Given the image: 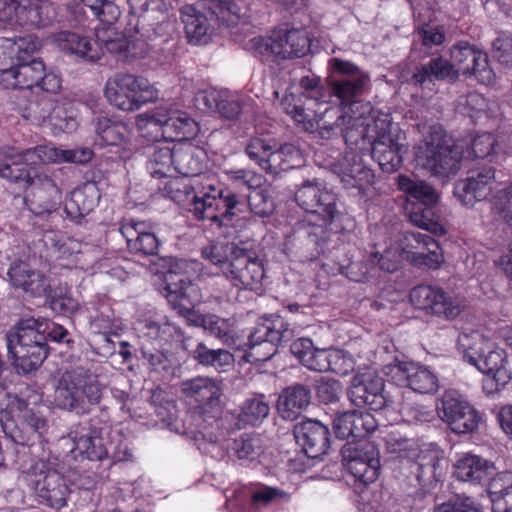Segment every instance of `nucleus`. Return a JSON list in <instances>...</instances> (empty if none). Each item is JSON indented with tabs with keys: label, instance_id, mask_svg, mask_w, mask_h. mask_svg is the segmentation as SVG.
Instances as JSON below:
<instances>
[{
	"label": "nucleus",
	"instance_id": "obj_1",
	"mask_svg": "<svg viewBox=\"0 0 512 512\" xmlns=\"http://www.w3.org/2000/svg\"><path fill=\"white\" fill-rule=\"evenodd\" d=\"M367 119L369 122L359 129H346L343 138L347 151L331 164L346 189H357L364 196L371 190L375 175L364 164L363 157L370 151L380 168L392 173L400 168L408 152L406 134L393 124L389 113Z\"/></svg>",
	"mask_w": 512,
	"mask_h": 512
},
{
	"label": "nucleus",
	"instance_id": "obj_2",
	"mask_svg": "<svg viewBox=\"0 0 512 512\" xmlns=\"http://www.w3.org/2000/svg\"><path fill=\"white\" fill-rule=\"evenodd\" d=\"M174 155L175 147H156L147 163L153 178H171L164 186L167 195L181 202L192 194L193 213L199 220H210L220 225L231 221L240 204L237 196L222 189L215 179L208 176L192 181L175 177Z\"/></svg>",
	"mask_w": 512,
	"mask_h": 512
},
{
	"label": "nucleus",
	"instance_id": "obj_3",
	"mask_svg": "<svg viewBox=\"0 0 512 512\" xmlns=\"http://www.w3.org/2000/svg\"><path fill=\"white\" fill-rule=\"evenodd\" d=\"M329 67L336 74L329 83L328 97L334 96L339 101L338 106L324 108V124L318 131V136L329 139L338 132L344 134L346 129L354 130L368 123V117L375 118L384 112L374 109L370 102L358 101L370 86V76L351 61L340 58L329 60Z\"/></svg>",
	"mask_w": 512,
	"mask_h": 512
},
{
	"label": "nucleus",
	"instance_id": "obj_4",
	"mask_svg": "<svg viewBox=\"0 0 512 512\" xmlns=\"http://www.w3.org/2000/svg\"><path fill=\"white\" fill-rule=\"evenodd\" d=\"M160 292L173 309L187 317L190 324L202 327L228 346H236L234 327L230 320L193 311L194 306L201 301L200 291L184 274L174 270L167 271Z\"/></svg>",
	"mask_w": 512,
	"mask_h": 512
},
{
	"label": "nucleus",
	"instance_id": "obj_5",
	"mask_svg": "<svg viewBox=\"0 0 512 512\" xmlns=\"http://www.w3.org/2000/svg\"><path fill=\"white\" fill-rule=\"evenodd\" d=\"M298 92L291 87L281 100L282 110L294 120L304 131L317 133L324 124L323 112L327 107L328 93L320 85L316 76H305L300 79Z\"/></svg>",
	"mask_w": 512,
	"mask_h": 512
},
{
	"label": "nucleus",
	"instance_id": "obj_6",
	"mask_svg": "<svg viewBox=\"0 0 512 512\" xmlns=\"http://www.w3.org/2000/svg\"><path fill=\"white\" fill-rule=\"evenodd\" d=\"M103 391L98 375L79 366L61 374L55 387L54 402L60 409L88 414L100 403Z\"/></svg>",
	"mask_w": 512,
	"mask_h": 512
},
{
	"label": "nucleus",
	"instance_id": "obj_7",
	"mask_svg": "<svg viewBox=\"0 0 512 512\" xmlns=\"http://www.w3.org/2000/svg\"><path fill=\"white\" fill-rule=\"evenodd\" d=\"M414 155L418 166L443 180L454 177L465 159L461 146L448 144L440 125L430 127L428 134L414 147Z\"/></svg>",
	"mask_w": 512,
	"mask_h": 512
},
{
	"label": "nucleus",
	"instance_id": "obj_8",
	"mask_svg": "<svg viewBox=\"0 0 512 512\" xmlns=\"http://www.w3.org/2000/svg\"><path fill=\"white\" fill-rule=\"evenodd\" d=\"M0 409V423L4 433L15 443L33 445L48 432V420L16 394H5Z\"/></svg>",
	"mask_w": 512,
	"mask_h": 512
},
{
	"label": "nucleus",
	"instance_id": "obj_9",
	"mask_svg": "<svg viewBox=\"0 0 512 512\" xmlns=\"http://www.w3.org/2000/svg\"><path fill=\"white\" fill-rule=\"evenodd\" d=\"M44 319L28 318L7 334V347L17 370L29 373L37 369L48 355Z\"/></svg>",
	"mask_w": 512,
	"mask_h": 512
},
{
	"label": "nucleus",
	"instance_id": "obj_10",
	"mask_svg": "<svg viewBox=\"0 0 512 512\" xmlns=\"http://www.w3.org/2000/svg\"><path fill=\"white\" fill-rule=\"evenodd\" d=\"M0 177L27 188L25 202L34 214L51 213L61 204L60 188L35 167H8L0 158Z\"/></svg>",
	"mask_w": 512,
	"mask_h": 512
},
{
	"label": "nucleus",
	"instance_id": "obj_11",
	"mask_svg": "<svg viewBox=\"0 0 512 512\" xmlns=\"http://www.w3.org/2000/svg\"><path fill=\"white\" fill-rule=\"evenodd\" d=\"M104 96L114 108L123 112H135L144 105L155 102L159 97V90L143 76L116 72L106 80Z\"/></svg>",
	"mask_w": 512,
	"mask_h": 512
},
{
	"label": "nucleus",
	"instance_id": "obj_12",
	"mask_svg": "<svg viewBox=\"0 0 512 512\" xmlns=\"http://www.w3.org/2000/svg\"><path fill=\"white\" fill-rule=\"evenodd\" d=\"M93 157L89 148L60 149L53 145H39L21 152L13 147L0 150V158L8 167H35L38 163H75L85 164Z\"/></svg>",
	"mask_w": 512,
	"mask_h": 512
},
{
	"label": "nucleus",
	"instance_id": "obj_13",
	"mask_svg": "<svg viewBox=\"0 0 512 512\" xmlns=\"http://www.w3.org/2000/svg\"><path fill=\"white\" fill-rule=\"evenodd\" d=\"M309 39L302 29L277 28L268 37H254L247 49L261 60L301 57L309 50Z\"/></svg>",
	"mask_w": 512,
	"mask_h": 512
},
{
	"label": "nucleus",
	"instance_id": "obj_14",
	"mask_svg": "<svg viewBox=\"0 0 512 512\" xmlns=\"http://www.w3.org/2000/svg\"><path fill=\"white\" fill-rule=\"evenodd\" d=\"M18 110L25 120L34 125L41 126L49 123L54 135L62 132L70 133L78 126L76 117L57 106L55 100L48 95L29 100L25 105H19Z\"/></svg>",
	"mask_w": 512,
	"mask_h": 512
},
{
	"label": "nucleus",
	"instance_id": "obj_15",
	"mask_svg": "<svg viewBox=\"0 0 512 512\" xmlns=\"http://www.w3.org/2000/svg\"><path fill=\"white\" fill-rule=\"evenodd\" d=\"M27 482L46 505L61 509L67 504L70 490L64 477L43 461H35L27 471Z\"/></svg>",
	"mask_w": 512,
	"mask_h": 512
},
{
	"label": "nucleus",
	"instance_id": "obj_16",
	"mask_svg": "<svg viewBox=\"0 0 512 512\" xmlns=\"http://www.w3.org/2000/svg\"><path fill=\"white\" fill-rule=\"evenodd\" d=\"M94 30L97 40L117 62L132 65L147 57V42L139 37L125 36L116 26V22L96 26Z\"/></svg>",
	"mask_w": 512,
	"mask_h": 512
},
{
	"label": "nucleus",
	"instance_id": "obj_17",
	"mask_svg": "<svg viewBox=\"0 0 512 512\" xmlns=\"http://www.w3.org/2000/svg\"><path fill=\"white\" fill-rule=\"evenodd\" d=\"M293 331L281 316L271 315L263 318L249 335V356L255 361H266L276 352V345L289 341Z\"/></svg>",
	"mask_w": 512,
	"mask_h": 512
},
{
	"label": "nucleus",
	"instance_id": "obj_18",
	"mask_svg": "<svg viewBox=\"0 0 512 512\" xmlns=\"http://www.w3.org/2000/svg\"><path fill=\"white\" fill-rule=\"evenodd\" d=\"M264 277L263 260L255 250L245 244L236 251L225 270V278L238 289L257 291L261 289Z\"/></svg>",
	"mask_w": 512,
	"mask_h": 512
},
{
	"label": "nucleus",
	"instance_id": "obj_19",
	"mask_svg": "<svg viewBox=\"0 0 512 512\" xmlns=\"http://www.w3.org/2000/svg\"><path fill=\"white\" fill-rule=\"evenodd\" d=\"M342 454L347 471L356 481L368 485L379 477V451L372 442H349L344 446Z\"/></svg>",
	"mask_w": 512,
	"mask_h": 512
},
{
	"label": "nucleus",
	"instance_id": "obj_20",
	"mask_svg": "<svg viewBox=\"0 0 512 512\" xmlns=\"http://www.w3.org/2000/svg\"><path fill=\"white\" fill-rule=\"evenodd\" d=\"M411 304L426 315L452 321L463 311L462 303L448 295L442 288L418 285L410 291Z\"/></svg>",
	"mask_w": 512,
	"mask_h": 512
},
{
	"label": "nucleus",
	"instance_id": "obj_21",
	"mask_svg": "<svg viewBox=\"0 0 512 512\" xmlns=\"http://www.w3.org/2000/svg\"><path fill=\"white\" fill-rule=\"evenodd\" d=\"M437 411L440 418L454 433H471L478 428L480 415L478 411L457 391H446Z\"/></svg>",
	"mask_w": 512,
	"mask_h": 512
},
{
	"label": "nucleus",
	"instance_id": "obj_22",
	"mask_svg": "<svg viewBox=\"0 0 512 512\" xmlns=\"http://www.w3.org/2000/svg\"><path fill=\"white\" fill-rule=\"evenodd\" d=\"M54 17V8L46 0H0V22L45 26Z\"/></svg>",
	"mask_w": 512,
	"mask_h": 512
},
{
	"label": "nucleus",
	"instance_id": "obj_23",
	"mask_svg": "<svg viewBox=\"0 0 512 512\" xmlns=\"http://www.w3.org/2000/svg\"><path fill=\"white\" fill-rule=\"evenodd\" d=\"M404 259L418 268L436 270L444 262L439 243L421 232H405L400 239Z\"/></svg>",
	"mask_w": 512,
	"mask_h": 512
},
{
	"label": "nucleus",
	"instance_id": "obj_24",
	"mask_svg": "<svg viewBox=\"0 0 512 512\" xmlns=\"http://www.w3.org/2000/svg\"><path fill=\"white\" fill-rule=\"evenodd\" d=\"M451 59L458 74H470L483 85H490L495 80V73L489 67L488 55L468 42H459L451 49Z\"/></svg>",
	"mask_w": 512,
	"mask_h": 512
},
{
	"label": "nucleus",
	"instance_id": "obj_25",
	"mask_svg": "<svg viewBox=\"0 0 512 512\" xmlns=\"http://www.w3.org/2000/svg\"><path fill=\"white\" fill-rule=\"evenodd\" d=\"M94 126L99 144L118 147L123 159L130 158L139 149L129 123L100 116L95 119Z\"/></svg>",
	"mask_w": 512,
	"mask_h": 512
},
{
	"label": "nucleus",
	"instance_id": "obj_26",
	"mask_svg": "<svg viewBox=\"0 0 512 512\" xmlns=\"http://www.w3.org/2000/svg\"><path fill=\"white\" fill-rule=\"evenodd\" d=\"M385 373L395 384L408 386L420 394H432L439 388L435 373L427 367L413 362H400L387 366Z\"/></svg>",
	"mask_w": 512,
	"mask_h": 512
},
{
	"label": "nucleus",
	"instance_id": "obj_27",
	"mask_svg": "<svg viewBox=\"0 0 512 512\" xmlns=\"http://www.w3.org/2000/svg\"><path fill=\"white\" fill-rule=\"evenodd\" d=\"M74 447L72 451H78L79 454L92 461H101L111 454L114 463L130 461L133 455L126 441H120L117 445L110 443L107 447L104 440L97 435L84 433L75 435L72 438Z\"/></svg>",
	"mask_w": 512,
	"mask_h": 512
},
{
	"label": "nucleus",
	"instance_id": "obj_28",
	"mask_svg": "<svg viewBox=\"0 0 512 512\" xmlns=\"http://www.w3.org/2000/svg\"><path fill=\"white\" fill-rule=\"evenodd\" d=\"M384 381L373 372L356 375L348 392L351 402L356 406H367L378 411L386 404L383 395Z\"/></svg>",
	"mask_w": 512,
	"mask_h": 512
},
{
	"label": "nucleus",
	"instance_id": "obj_29",
	"mask_svg": "<svg viewBox=\"0 0 512 512\" xmlns=\"http://www.w3.org/2000/svg\"><path fill=\"white\" fill-rule=\"evenodd\" d=\"M293 432L296 442L308 457L317 458L328 452L329 430L321 422L312 419L303 420L294 426Z\"/></svg>",
	"mask_w": 512,
	"mask_h": 512
},
{
	"label": "nucleus",
	"instance_id": "obj_30",
	"mask_svg": "<svg viewBox=\"0 0 512 512\" xmlns=\"http://www.w3.org/2000/svg\"><path fill=\"white\" fill-rule=\"evenodd\" d=\"M472 365L481 373L491 377L496 384L497 390L506 386L512 379V371L509 367L505 350L491 342L485 347L484 353H481Z\"/></svg>",
	"mask_w": 512,
	"mask_h": 512
},
{
	"label": "nucleus",
	"instance_id": "obj_31",
	"mask_svg": "<svg viewBox=\"0 0 512 512\" xmlns=\"http://www.w3.org/2000/svg\"><path fill=\"white\" fill-rule=\"evenodd\" d=\"M16 60L15 63L0 75L1 84L7 89H30L39 84L45 65L42 60L32 58Z\"/></svg>",
	"mask_w": 512,
	"mask_h": 512
},
{
	"label": "nucleus",
	"instance_id": "obj_32",
	"mask_svg": "<svg viewBox=\"0 0 512 512\" xmlns=\"http://www.w3.org/2000/svg\"><path fill=\"white\" fill-rule=\"evenodd\" d=\"M378 427L374 415L367 411H348L338 415L333 421L335 434L340 439L349 437L367 440L366 437Z\"/></svg>",
	"mask_w": 512,
	"mask_h": 512
},
{
	"label": "nucleus",
	"instance_id": "obj_33",
	"mask_svg": "<svg viewBox=\"0 0 512 512\" xmlns=\"http://www.w3.org/2000/svg\"><path fill=\"white\" fill-rule=\"evenodd\" d=\"M494 181V169H484L476 175L458 181L454 188V195L463 205L472 206L476 201L485 200L492 194Z\"/></svg>",
	"mask_w": 512,
	"mask_h": 512
},
{
	"label": "nucleus",
	"instance_id": "obj_34",
	"mask_svg": "<svg viewBox=\"0 0 512 512\" xmlns=\"http://www.w3.org/2000/svg\"><path fill=\"white\" fill-rule=\"evenodd\" d=\"M119 232L126 239L131 253L142 256L157 254L160 242L155 233L148 229L147 223L127 220L121 223Z\"/></svg>",
	"mask_w": 512,
	"mask_h": 512
},
{
	"label": "nucleus",
	"instance_id": "obj_35",
	"mask_svg": "<svg viewBox=\"0 0 512 512\" xmlns=\"http://www.w3.org/2000/svg\"><path fill=\"white\" fill-rule=\"evenodd\" d=\"M54 43L61 51L90 63L97 62L103 55L102 44L97 39L92 42L77 32L60 31L54 35Z\"/></svg>",
	"mask_w": 512,
	"mask_h": 512
},
{
	"label": "nucleus",
	"instance_id": "obj_36",
	"mask_svg": "<svg viewBox=\"0 0 512 512\" xmlns=\"http://www.w3.org/2000/svg\"><path fill=\"white\" fill-rule=\"evenodd\" d=\"M136 331L142 341V346L151 344L159 348L173 341H178L183 336L181 329L171 323L166 317H161L157 320L147 319L139 321Z\"/></svg>",
	"mask_w": 512,
	"mask_h": 512
},
{
	"label": "nucleus",
	"instance_id": "obj_37",
	"mask_svg": "<svg viewBox=\"0 0 512 512\" xmlns=\"http://www.w3.org/2000/svg\"><path fill=\"white\" fill-rule=\"evenodd\" d=\"M493 470V463L487 459L472 453H462L454 463L453 474L459 481L477 485L487 481Z\"/></svg>",
	"mask_w": 512,
	"mask_h": 512
},
{
	"label": "nucleus",
	"instance_id": "obj_38",
	"mask_svg": "<svg viewBox=\"0 0 512 512\" xmlns=\"http://www.w3.org/2000/svg\"><path fill=\"white\" fill-rule=\"evenodd\" d=\"M40 47L39 41L32 35L16 39L0 38V75L9 70L16 60L28 59Z\"/></svg>",
	"mask_w": 512,
	"mask_h": 512
},
{
	"label": "nucleus",
	"instance_id": "obj_39",
	"mask_svg": "<svg viewBox=\"0 0 512 512\" xmlns=\"http://www.w3.org/2000/svg\"><path fill=\"white\" fill-rule=\"evenodd\" d=\"M11 283L16 288H21L33 296L46 294L49 287L45 275L22 261L13 262L8 270Z\"/></svg>",
	"mask_w": 512,
	"mask_h": 512
},
{
	"label": "nucleus",
	"instance_id": "obj_40",
	"mask_svg": "<svg viewBox=\"0 0 512 512\" xmlns=\"http://www.w3.org/2000/svg\"><path fill=\"white\" fill-rule=\"evenodd\" d=\"M175 173L184 177H199L205 169V152L191 143L175 146Z\"/></svg>",
	"mask_w": 512,
	"mask_h": 512
},
{
	"label": "nucleus",
	"instance_id": "obj_41",
	"mask_svg": "<svg viewBox=\"0 0 512 512\" xmlns=\"http://www.w3.org/2000/svg\"><path fill=\"white\" fill-rule=\"evenodd\" d=\"M310 400L308 388L300 384L289 386L281 392L277 409L282 418L294 420L308 407Z\"/></svg>",
	"mask_w": 512,
	"mask_h": 512
},
{
	"label": "nucleus",
	"instance_id": "obj_42",
	"mask_svg": "<svg viewBox=\"0 0 512 512\" xmlns=\"http://www.w3.org/2000/svg\"><path fill=\"white\" fill-rule=\"evenodd\" d=\"M166 134L169 141L188 140L199 132L198 123L185 111L164 107Z\"/></svg>",
	"mask_w": 512,
	"mask_h": 512
},
{
	"label": "nucleus",
	"instance_id": "obj_43",
	"mask_svg": "<svg viewBox=\"0 0 512 512\" xmlns=\"http://www.w3.org/2000/svg\"><path fill=\"white\" fill-rule=\"evenodd\" d=\"M166 121L164 106H161L138 114L136 127L140 137L148 142L169 141L166 134Z\"/></svg>",
	"mask_w": 512,
	"mask_h": 512
},
{
	"label": "nucleus",
	"instance_id": "obj_44",
	"mask_svg": "<svg viewBox=\"0 0 512 512\" xmlns=\"http://www.w3.org/2000/svg\"><path fill=\"white\" fill-rule=\"evenodd\" d=\"M180 390L186 398L201 406L212 403L221 395L220 387L214 380L201 376L183 381Z\"/></svg>",
	"mask_w": 512,
	"mask_h": 512
},
{
	"label": "nucleus",
	"instance_id": "obj_45",
	"mask_svg": "<svg viewBox=\"0 0 512 512\" xmlns=\"http://www.w3.org/2000/svg\"><path fill=\"white\" fill-rule=\"evenodd\" d=\"M399 190L406 194L408 200H413V206H434L439 201L438 192L428 183L411 178L407 175H399L397 179Z\"/></svg>",
	"mask_w": 512,
	"mask_h": 512
},
{
	"label": "nucleus",
	"instance_id": "obj_46",
	"mask_svg": "<svg viewBox=\"0 0 512 512\" xmlns=\"http://www.w3.org/2000/svg\"><path fill=\"white\" fill-rule=\"evenodd\" d=\"M181 18L189 43L193 45L208 43L211 27L206 16L197 12L193 6L186 5L181 9Z\"/></svg>",
	"mask_w": 512,
	"mask_h": 512
},
{
	"label": "nucleus",
	"instance_id": "obj_47",
	"mask_svg": "<svg viewBox=\"0 0 512 512\" xmlns=\"http://www.w3.org/2000/svg\"><path fill=\"white\" fill-rule=\"evenodd\" d=\"M493 512H512V473L502 472L488 487Z\"/></svg>",
	"mask_w": 512,
	"mask_h": 512
},
{
	"label": "nucleus",
	"instance_id": "obj_48",
	"mask_svg": "<svg viewBox=\"0 0 512 512\" xmlns=\"http://www.w3.org/2000/svg\"><path fill=\"white\" fill-rule=\"evenodd\" d=\"M457 77L458 70L455 65L447 59L437 57L418 68L413 75V80L417 84H423L433 79L454 81Z\"/></svg>",
	"mask_w": 512,
	"mask_h": 512
},
{
	"label": "nucleus",
	"instance_id": "obj_49",
	"mask_svg": "<svg viewBox=\"0 0 512 512\" xmlns=\"http://www.w3.org/2000/svg\"><path fill=\"white\" fill-rule=\"evenodd\" d=\"M414 460L413 473L416 474L421 484L432 485L440 480L443 468L441 466L442 459L437 453L421 450L419 456H416Z\"/></svg>",
	"mask_w": 512,
	"mask_h": 512
},
{
	"label": "nucleus",
	"instance_id": "obj_50",
	"mask_svg": "<svg viewBox=\"0 0 512 512\" xmlns=\"http://www.w3.org/2000/svg\"><path fill=\"white\" fill-rule=\"evenodd\" d=\"M43 242L56 260H69L80 253L82 245L77 239L54 230L45 231Z\"/></svg>",
	"mask_w": 512,
	"mask_h": 512
},
{
	"label": "nucleus",
	"instance_id": "obj_51",
	"mask_svg": "<svg viewBox=\"0 0 512 512\" xmlns=\"http://www.w3.org/2000/svg\"><path fill=\"white\" fill-rule=\"evenodd\" d=\"M489 340L478 331H462L457 338V350L462 354L463 359L472 365L475 359L484 353Z\"/></svg>",
	"mask_w": 512,
	"mask_h": 512
},
{
	"label": "nucleus",
	"instance_id": "obj_52",
	"mask_svg": "<svg viewBox=\"0 0 512 512\" xmlns=\"http://www.w3.org/2000/svg\"><path fill=\"white\" fill-rule=\"evenodd\" d=\"M503 140H498L491 133H482L477 135L471 143V149L467 151L465 158H489L490 162L499 160V148Z\"/></svg>",
	"mask_w": 512,
	"mask_h": 512
},
{
	"label": "nucleus",
	"instance_id": "obj_53",
	"mask_svg": "<svg viewBox=\"0 0 512 512\" xmlns=\"http://www.w3.org/2000/svg\"><path fill=\"white\" fill-rule=\"evenodd\" d=\"M262 452L261 440L258 436L244 434L235 439L229 448L231 457L242 464L256 461Z\"/></svg>",
	"mask_w": 512,
	"mask_h": 512
},
{
	"label": "nucleus",
	"instance_id": "obj_54",
	"mask_svg": "<svg viewBox=\"0 0 512 512\" xmlns=\"http://www.w3.org/2000/svg\"><path fill=\"white\" fill-rule=\"evenodd\" d=\"M243 244L236 245L228 242L212 243L202 249V256L212 264L218 266L225 276V270L230 265L231 258L236 255V251L240 250Z\"/></svg>",
	"mask_w": 512,
	"mask_h": 512
},
{
	"label": "nucleus",
	"instance_id": "obj_55",
	"mask_svg": "<svg viewBox=\"0 0 512 512\" xmlns=\"http://www.w3.org/2000/svg\"><path fill=\"white\" fill-rule=\"evenodd\" d=\"M368 260L373 265H379L383 271H397L404 260L400 242H390L383 251L372 252Z\"/></svg>",
	"mask_w": 512,
	"mask_h": 512
},
{
	"label": "nucleus",
	"instance_id": "obj_56",
	"mask_svg": "<svg viewBox=\"0 0 512 512\" xmlns=\"http://www.w3.org/2000/svg\"><path fill=\"white\" fill-rule=\"evenodd\" d=\"M193 357L200 364L212 366L216 369H225L234 362V356L224 349H209L205 344L199 343L193 352Z\"/></svg>",
	"mask_w": 512,
	"mask_h": 512
},
{
	"label": "nucleus",
	"instance_id": "obj_57",
	"mask_svg": "<svg viewBox=\"0 0 512 512\" xmlns=\"http://www.w3.org/2000/svg\"><path fill=\"white\" fill-rule=\"evenodd\" d=\"M434 206L418 205L411 207L409 211L410 221L417 227L425 229L435 234H445V229L439 223L438 217L434 212Z\"/></svg>",
	"mask_w": 512,
	"mask_h": 512
},
{
	"label": "nucleus",
	"instance_id": "obj_58",
	"mask_svg": "<svg viewBox=\"0 0 512 512\" xmlns=\"http://www.w3.org/2000/svg\"><path fill=\"white\" fill-rule=\"evenodd\" d=\"M269 410L263 396L249 398L241 405L239 419L251 426H257L268 416Z\"/></svg>",
	"mask_w": 512,
	"mask_h": 512
},
{
	"label": "nucleus",
	"instance_id": "obj_59",
	"mask_svg": "<svg viewBox=\"0 0 512 512\" xmlns=\"http://www.w3.org/2000/svg\"><path fill=\"white\" fill-rule=\"evenodd\" d=\"M387 451L397 457L413 461L421 451L418 442L414 439L403 438L392 432L385 439Z\"/></svg>",
	"mask_w": 512,
	"mask_h": 512
},
{
	"label": "nucleus",
	"instance_id": "obj_60",
	"mask_svg": "<svg viewBox=\"0 0 512 512\" xmlns=\"http://www.w3.org/2000/svg\"><path fill=\"white\" fill-rule=\"evenodd\" d=\"M92 188L76 189L65 203V211L71 218H78L87 215L95 206V198L89 192Z\"/></svg>",
	"mask_w": 512,
	"mask_h": 512
},
{
	"label": "nucleus",
	"instance_id": "obj_61",
	"mask_svg": "<svg viewBox=\"0 0 512 512\" xmlns=\"http://www.w3.org/2000/svg\"><path fill=\"white\" fill-rule=\"evenodd\" d=\"M322 183L307 181L297 190L295 200L298 205L307 212L319 209L318 197H320Z\"/></svg>",
	"mask_w": 512,
	"mask_h": 512
},
{
	"label": "nucleus",
	"instance_id": "obj_62",
	"mask_svg": "<svg viewBox=\"0 0 512 512\" xmlns=\"http://www.w3.org/2000/svg\"><path fill=\"white\" fill-rule=\"evenodd\" d=\"M84 5L89 7L94 15L99 19L97 26L113 24L117 21L120 11L118 7L109 0H81Z\"/></svg>",
	"mask_w": 512,
	"mask_h": 512
},
{
	"label": "nucleus",
	"instance_id": "obj_63",
	"mask_svg": "<svg viewBox=\"0 0 512 512\" xmlns=\"http://www.w3.org/2000/svg\"><path fill=\"white\" fill-rule=\"evenodd\" d=\"M141 353L147 360L150 368L160 374H169L173 369V357L162 349L152 351L147 346L141 347Z\"/></svg>",
	"mask_w": 512,
	"mask_h": 512
},
{
	"label": "nucleus",
	"instance_id": "obj_64",
	"mask_svg": "<svg viewBox=\"0 0 512 512\" xmlns=\"http://www.w3.org/2000/svg\"><path fill=\"white\" fill-rule=\"evenodd\" d=\"M248 204L252 213L267 217L274 211V201L263 189H253L248 195Z\"/></svg>",
	"mask_w": 512,
	"mask_h": 512
}]
</instances>
